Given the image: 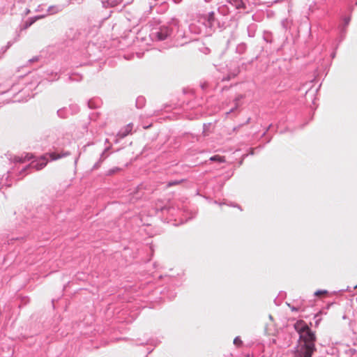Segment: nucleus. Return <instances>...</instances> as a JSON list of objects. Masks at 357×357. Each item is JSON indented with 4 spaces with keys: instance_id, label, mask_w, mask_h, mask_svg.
<instances>
[{
    "instance_id": "f257e3e1",
    "label": "nucleus",
    "mask_w": 357,
    "mask_h": 357,
    "mask_svg": "<svg viewBox=\"0 0 357 357\" xmlns=\"http://www.w3.org/2000/svg\"><path fill=\"white\" fill-rule=\"evenodd\" d=\"M294 328L299 335L298 355L301 357H312L317 350L314 344L316 341L314 333L303 320L297 321L294 324Z\"/></svg>"
},
{
    "instance_id": "f03ea898",
    "label": "nucleus",
    "mask_w": 357,
    "mask_h": 357,
    "mask_svg": "<svg viewBox=\"0 0 357 357\" xmlns=\"http://www.w3.org/2000/svg\"><path fill=\"white\" fill-rule=\"evenodd\" d=\"M47 164V160L45 155L42 156L36 165H32V167L38 171L44 168Z\"/></svg>"
},
{
    "instance_id": "7ed1b4c3",
    "label": "nucleus",
    "mask_w": 357,
    "mask_h": 357,
    "mask_svg": "<svg viewBox=\"0 0 357 357\" xmlns=\"http://www.w3.org/2000/svg\"><path fill=\"white\" fill-rule=\"evenodd\" d=\"M132 130V124L129 123L126 125L123 128H122L119 132V135H120L121 137H124L127 136L128 134L131 132Z\"/></svg>"
},
{
    "instance_id": "20e7f679",
    "label": "nucleus",
    "mask_w": 357,
    "mask_h": 357,
    "mask_svg": "<svg viewBox=\"0 0 357 357\" xmlns=\"http://www.w3.org/2000/svg\"><path fill=\"white\" fill-rule=\"evenodd\" d=\"M49 156L50 157L51 160H58L63 156H66L68 155V153H63V154H59V153H50L48 154Z\"/></svg>"
},
{
    "instance_id": "39448f33",
    "label": "nucleus",
    "mask_w": 357,
    "mask_h": 357,
    "mask_svg": "<svg viewBox=\"0 0 357 357\" xmlns=\"http://www.w3.org/2000/svg\"><path fill=\"white\" fill-rule=\"evenodd\" d=\"M210 160L218 162H224L225 161V159L224 156H220V155H216L211 157Z\"/></svg>"
},
{
    "instance_id": "423d86ee",
    "label": "nucleus",
    "mask_w": 357,
    "mask_h": 357,
    "mask_svg": "<svg viewBox=\"0 0 357 357\" xmlns=\"http://www.w3.org/2000/svg\"><path fill=\"white\" fill-rule=\"evenodd\" d=\"M314 295L317 297H325L328 295V292L326 290H318L314 292Z\"/></svg>"
},
{
    "instance_id": "0eeeda50",
    "label": "nucleus",
    "mask_w": 357,
    "mask_h": 357,
    "mask_svg": "<svg viewBox=\"0 0 357 357\" xmlns=\"http://www.w3.org/2000/svg\"><path fill=\"white\" fill-rule=\"evenodd\" d=\"M234 344L238 347H240L243 345V341L239 336H237L234 339Z\"/></svg>"
},
{
    "instance_id": "6e6552de",
    "label": "nucleus",
    "mask_w": 357,
    "mask_h": 357,
    "mask_svg": "<svg viewBox=\"0 0 357 357\" xmlns=\"http://www.w3.org/2000/svg\"><path fill=\"white\" fill-rule=\"evenodd\" d=\"M32 158H33V155L31 154L27 153L23 160H20L19 161L23 162L26 160H29Z\"/></svg>"
},
{
    "instance_id": "1a4fd4ad",
    "label": "nucleus",
    "mask_w": 357,
    "mask_h": 357,
    "mask_svg": "<svg viewBox=\"0 0 357 357\" xmlns=\"http://www.w3.org/2000/svg\"><path fill=\"white\" fill-rule=\"evenodd\" d=\"M181 183L179 181H171L167 183V187H171L172 185H178Z\"/></svg>"
},
{
    "instance_id": "9d476101",
    "label": "nucleus",
    "mask_w": 357,
    "mask_h": 357,
    "mask_svg": "<svg viewBox=\"0 0 357 357\" xmlns=\"http://www.w3.org/2000/svg\"><path fill=\"white\" fill-rule=\"evenodd\" d=\"M167 36V33L164 35L162 33H158V38L160 40H164Z\"/></svg>"
},
{
    "instance_id": "9b49d317",
    "label": "nucleus",
    "mask_w": 357,
    "mask_h": 357,
    "mask_svg": "<svg viewBox=\"0 0 357 357\" xmlns=\"http://www.w3.org/2000/svg\"><path fill=\"white\" fill-rule=\"evenodd\" d=\"M268 317L271 321H273V317L271 314L268 315Z\"/></svg>"
},
{
    "instance_id": "f8f14e48",
    "label": "nucleus",
    "mask_w": 357,
    "mask_h": 357,
    "mask_svg": "<svg viewBox=\"0 0 357 357\" xmlns=\"http://www.w3.org/2000/svg\"><path fill=\"white\" fill-rule=\"evenodd\" d=\"M296 357H301L299 355H298V349L297 350V352L296 354Z\"/></svg>"
},
{
    "instance_id": "ddd939ff",
    "label": "nucleus",
    "mask_w": 357,
    "mask_h": 357,
    "mask_svg": "<svg viewBox=\"0 0 357 357\" xmlns=\"http://www.w3.org/2000/svg\"><path fill=\"white\" fill-rule=\"evenodd\" d=\"M319 320H316V321H315V325H316V326H317V325H318V324H319Z\"/></svg>"
},
{
    "instance_id": "4468645a",
    "label": "nucleus",
    "mask_w": 357,
    "mask_h": 357,
    "mask_svg": "<svg viewBox=\"0 0 357 357\" xmlns=\"http://www.w3.org/2000/svg\"><path fill=\"white\" fill-rule=\"evenodd\" d=\"M314 314V318H317V316H318L319 314Z\"/></svg>"
},
{
    "instance_id": "2eb2a0df",
    "label": "nucleus",
    "mask_w": 357,
    "mask_h": 357,
    "mask_svg": "<svg viewBox=\"0 0 357 357\" xmlns=\"http://www.w3.org/2000/svg\"><path fill=\"white\" fill-rule=\"evenodd\" d=\"M342 319H346V315H344V316L342 317Z\"/></svg>"
}]
</instances>
